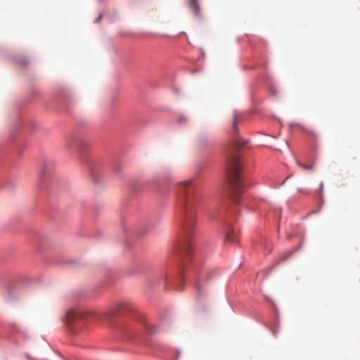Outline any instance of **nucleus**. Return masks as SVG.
<instances>
[{
	"label": "nucleus",
	"instance_id": "f257e3e1",
	"mask_svg": "<svg viewBox=\"0 0 360 360\" xmlns=\"http://www.w3.org/2000/svg\"><path fill=\"white\" fill-rule=\"evenodd\" d=\"M182 192V214L183 229L185 234L184 238L175 247V251L183 259L182 269L186 271L188 269L187 262L191 259L193 246L191 237L194 232L195 212L203 199L202 193L192 184V181H186L181 184Z\"/></svg>",
	"mask_w": 360,
	"mask_h": 360
},
{
	"label": "nucleus",
	"instance_id": "f03ea898",
	"mask_svg": "<svg viewBox=\"0 0 360 360\" xmlns=\"http://www.w3.org/2000/svg\"><path fill=\"white\" fill-rule=\"evenodd\" d=\"M247 143V140L240 138L236 140L234 146L231 149V151L229 153L226 158V172L229 186L233 195L240 193L245 186L241 176L240 157L236 153V150L244 147Z\"/></svg>",
	"mask_w": 360,
	"mask_h": 360
},
{
	"label": "nucleus",
	"instance_id": "7ed1b4c3",
	"mask_svg": "<svg viewBox=\"0 0 360 360\" xmlns=\"http://www.w3.org/2000/svg\"><path fill=\"white\" fill-rule=\"evenodd\" d=\"M211 272L207 271L198 276L195 284V297L198 301H202L207 295V284L210 281Z\"/></svg>",
	"mask_w": 360,
	"mask_h": 360
},
{
	"label": "nucleus",
	"instance_id": "20e7f679",
	"mask_svg": "<svg viewBox=\"0 0 360 360\" xmlns=\"http://www.w3.org/2000/svg\"><path fill=\"white\" fill-rule=\"evenodd\" d=\"M97 314L92 311H81L79 310L72 309L66 313V318L68 321L74 320H88L97 318Z\"/></svg>",
	"mask_w": 360,
	"mask_h": 360
},
{
	"label": "nucleus",
	"instance_id": "39448f33",
	"mask_svg": "<svg viewBox=\"0 0 360 360\" xmlns=\"http://www.w3.org/2000/svg\"><path fill=\"white\" fill-rule=\"evenodd\" d=\"M127 303L124 301H120L117 302L114 307L112 308L108 309L106 311L103 313V316L106 318H112L117 315L120 311L124 309V307L127 306Z\"/></svg>",
	"mask_w": 360,
	"mask_h": 360
},
{
	"label": "nucleus",
	"instance_id": "423d86ee",
	"mask_svg": "<svg viewBox=\"0 0 360 360\" xmlns=\"http://www.w3.org/2000/svg\"><path fill=\"white\" fill-rule=\"evenodd\" d=\"M237 231L231 227L229 226L226 231L225 241L226 243H234L237 240Z\"/></svg>",
	"mask_w": 360,
	"mask_h": 360
},
{
	"label": "nucleus",
	"instance_id": "0eeeda50",
	"mask_svg": "<svg viewBox=\"0 0 360 360\" xmlns=\"http://www.w3.org/2000/svg\"><path fill=\"white\" fill-rule=\"evenodd\" d=\"M189 6L191 10L195 15L199 16L200 15L198 0H190Z\"/></svg>",
	"mask_w": 360,
	"mask_h": 360
},
{
	"label": "nucleus",
	"instance_id": "6e6552de",
	"mask_svg": "<svg viewBox=\"0 0 360 360\" xmlns=\"http://www.w3.org/2000/svg\"><path fill=\"white\" fill-rule=\"evenodd\" d=\"M297 164L303 169L312 170L313 168H314L312 165H304V164H302V163H300L299 162H297Z\"/></svg>",
	"mask_w": 360,
	"mask_h": 360
},
{
	"label": "nucleus",
	"instance_id": "1a4fd4ad",
	"mask_svg": "<svg viewBox=\"0 0 360 360\" xmlns=\"http://www.w3.org/2000/svg\"><path fill=\"white\" fill-rule=\"evenodd\" d=\"M237 117L238 115L236 114H234L232 119V126L236 131H237Z\"/></svg>",
	"mask_w": 360,
	"mask_h": 360
},
{
	"label": "nucleus",
	"instance_id": "9d476101",
	"mask_svg": "<svg viewBox=\"0 0 360 360\" xmlns=\"http://www.w3.org/2000/svg\"><path fill=\"white\" fill-rule=\"evenodd\" d=\"M180 354H181L180 351H176V356H175V358L173 359H170V360H177V359H179V358L180 356Z\"/></svg>",
	"mask_w": 360,
	"mask_h": 360
},
{
	"label": "nucleus",
	"instance_id": "9b49d317",
	"mask_svg": "<svg viewBox=\"0 0 360 360\" xmlns=\"http://www.w3.org/2000/svg\"><path fill=\"white\" fill-rule=\"evenodd\" d=\"M101 18H102V15H101V14H100V15L98 16V18H97L96 20H97V21H99V20L101 19Z\"/></svg>",
	"mask_w": 360,
	"mask_h": 360
},
{
	"label": "nucleus",
	"instance_id": "f8f14e48",
	"mask_svg": "<svg viewBox=\"0 0 360 360\" xmlns=\"http://www.w3.org/2000/svg\"><path fill=\"white\" fill-rule=\"evenodd\" d=\"M233 198H234V201H235L236 203H239V201H238V200L237 199L236 196H233Z\"/></svg>",
	"mask_w": 360,
	"mask_h": 360
},
{
	"label": "nucleus",
	"instance_id": "ddd939ff",
	"mask_svg": "<svg viewBox=\"0 0 360 360\" xmlns=\"http://www.w3.org/2000/svg\"><path fill=\"white\" fill-rule=\"evenodd\" d=\"M323 187V183H321V184H320V191H322Z\"/></svg>",
	"mask_w": 360,
	"mask_h": 360
}]
</instances>
